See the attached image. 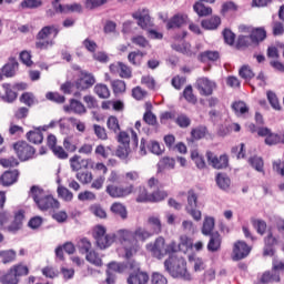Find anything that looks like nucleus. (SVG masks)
<instances>
[{"mask_svg":"<svg viewBox=\"0 0 284 284\" xmlns=\"http://www.w3.org/2000/svg\"><path fill=\"white\" fill-rule=\"evenodd\" d=\"M165 271L173 278H182L183 281H192V275L187 272V262L185 258L176 255H170L164 262Z\"/></svg>","mask_w":284,"mask_h":284,"instance_id":"nucleus-3","label":"nucleus"},{"mask_svg":"<svg viewBox=\"0 0 284 284\" xmlns=\"http://www.w3.org/2000/svg\"><path fill=\"white\" fill-rule=\"evenodd\" d=\"M131 41L134 45H138L139 48H152V45H150V41H148V39H145V37L143 36H135L131 38Z\"/></svg>","mask_w":284,"mask_h":284,"instance_id":"nucleus-46","label":"nucleus"},{"mask_svg":"<svg viewBox=\"0 0 284 284\" xmlns=\"http://www.w3.org/2000/svg\"><path fill=\"white\" fill-rule=\"evenodd\" d=\"M93 239L100 250H108L114 241H119V231L115 233H108V229L101 224L93 227Z\"/></svg>","mask_w":284,"mask_h":284,"instance_id":"nucleus-4","label":"nucleus"},{"mask_svg":"<svg viewBox=\"0 0 284 284\" xmlns=\"http://www.w3.org/2000/svg\"><path fill=\"white\" fill-rule=\"evenodd\" d=\"M206 159L209 165H212L214 170H224V168H227L230 163L227 155H221L219 158L216 154L212 153V151L206 152Z\"/></svg>","mask_w":284,"mask_h":284,"instance_id":"nucleus-13","label":"nucleus"},{"mask_svg":"<svg viewBox=\"0 0 284 284\" xmlns=\"http://www.w3.org/2000/svg\"><path fill=\"white\" fill-rule=\"evenodd\" d=\"M94 92L99 99H110V89L103 83H99L94 87Z\"/></svg>","mask_w":284,"mask_h":284,"instance_id":"nucleus-39","label":"nucleus"},{"mask_svg":"<svg viewBox=\"0 0 284 284\" xmlns=\"http://www.w3.org/2000/svg\"><path fill=\"white\" fill-rule=\"evenodd\" d=\"M90 212L94 214V216H98V219H108V213L101 205L94 204L90 207Z\"/></svg>","mask_w":284,"mask_h":284,"instance_id":"nucleus-56","label":"nucleus"},{"mask_svg":"<svg viewBox=\"0 0 284 284\" xmlns=\"http://www.w3.org/2000/svg\"><path fill=\"white\" fill-rule=\"evenodd\" d=\"M201 48H203L201 43L196 44L194 48H192V44H190V42H183L182 44H172V49L175 50V52H180L185 57H196Z\"/></svg>","mask_w":284,"mask_h":284,"instance_id":"nucleus-12","label":"nucleus"},{"mask_svg":"<svg viewBox=\"0 0 284 284\" xmlns=\"http://www.w3.org/2000/svg\"><path fill=\"white\" fill-rule=\"evenodd\" d=\"M266 97L273 110H281V102H278V97H276V93H274L273 91H267Z\"/></svg>","mask_w":284,"mask_h":284,"instance_id":"nucleus-45","label":"nucleus"},{"mask_svg":"<svg viewBox=\"0 0 284 284\" xmlns=\"http://www.w3.org/2000/svg\"><path fill=\"white\" fill-rule=\"evenodd\" d=\"M106 126L110 132L119 134L121 132V124H119V119L114 115H110L106 120Z\"/></svg>","mask_w":284,"mask_h":284,"instance_id":"nucleus-32","label":"nucleus"},{"mask_svg":"<svg viewBox=\"0 0 284 284\" xmlns=\"http://www.w3.org/2000/svg\"><path fill=\"white\" fill-rule=\"evenodd\" d=\"M214 225H215L214 217L206 216L204 219V222H203L202 234H204V236L212 235V231L214 230Z\"/></svg>","mask_w":284,"mask_h":284,"instance_id":"nucleus-33","label":"nucleus"},{"mask_svg":"<svg viewBox=\"0 0 284 284\" xmlns=\"http://www.w3.org/2000/svg\"><path fill=\"white\" fill-rule=\"evenodd\" d=\"M27 139L30 141V143H43V132H41L40 129H34L33 131H29L27 133Z\"/></svg>","mask_w":284,"mask_h":284,"instance_id":"nucleus-29","label":"nucleus"},{"mask_svg":"<svg viewBox=\"0 0 284 284\" xmlns=\"http://www.w3.org/2000/svg\"><path fill=\"white\" fill-rule=\"evenodd\" d=\"M149 225L152 227L151 234H160L161 232V220L159 217L151 216L148 220Z\"/></svg>","mask_w":284,"mask_h":284,"instance_id":"nucleus-48","label":"nucleus"},{"mask_svg":"<svg viewBox=\"0 0 284 284\" xmlns=\"http://www.w3.org/2000/svg\"><path fill=\"white\" fill-rule=\"evenodd\" d=\"M21 8L23 9H34V8H41L43 6V1L41 0H23L20 3Z\"/></svg>","mask_w":284,"mask_h":284,"instance_id":"nucleus-51","label":"nucleus"},{"mask_svg":"<svg viewBox=\"0 0 284 284\" xmlns=\"http://www.w3.org/2000/svg\"><path fill=\"white\" fill-rule=\"evenodd\" d=\"M151 284H168V278L161 273H153L151 276Z\"/></svg>","mask_w":284,"mask_h":284,"instance_id":"nucleus-64","label":"nucleus"},{"mask_svg":"<svg viewBox=\"0 0 284 284\" xmlns=\"http://www.w3.org/2000/svg\"><path fill=\"white\" fill-rule=\"evenodd\" d=\"M58 195L63 199V201L70 202L72 201V199H74V194H72L70 192V190H68L64 186H59L58 187Z\"/></svg>","mask_w":284,"mask_h":284,"instance_id":"nucleus-55","label":"nucleus"},{"mask_svg":"<svg viewBox=\"0 0 284 284\" xmlns=\"http://www.w3.org/2000/svg\"><path fill=\"white\" fill-rule=\"evenodd\" d=\"M17 70H19V62L17 59L12 58L9 63L2 68V74L7 78L14 77L17 74Z\"/></svg>","mask_w":284,"mask_h":284,"instance_id":"nucleus-23","label":"nucleus"},{"mask_svg":"<svg viewBox=\"0 0 284 284\" xmlns=\"http://www.w3.org/2000/svg\"><path fill=\"white\" fill-rule=\"evenodd\" d=\"M85 258L89 263H91V265H95V267H101L103 265V260H101L97 251H90L87 253Z\"/></svg>","mask_w":284,"mask_h":284,"instance_id":"nucleus-38","label":"nucleus"},{"mask_svg":"<svg viewBox=\"0 0 284 284\" xmlns=\"http://www.w3.org/2000/svg\"><path fill=\"white\" fill-rule=\"evenodd\" d=\"M193 10L200 17H210V14H212V8L203 4L202 2H195Z\"/></svg>","mask_w":284,"mask_h":284,"instance_id":"nucleus-31","label":"nucleus"},{"mask_svg":"<svg viewBox=\"0 0 284 284\" xmlns=\"http://www.w3.org/2000/svg\"><path fill=\"white\" fill-rule=\"evenodd\" d=\"M207 243V251L209 252H220L221 251V243H223V239L219 232L212 233Z\"/></svg>","mask_w":284,"mask_h":284,"instance_id":"nucleus-21","label":"nucleus"},{"mask_svg":"<svg viewBox=\"0 0 284 284\" xmlns=\"http://www.w3.org/2000/svg\"><path fill=\"white\" fill-rule=\"evenodd\" d=\"M261 281L263 283H278L281 281V275L278 272H274V268L272 272L267 271L262 275Z\"/></svg>","mask_w":284,"mask_h":284,"instance_id":"nucleus-35","label":"nucleus"},{"mask_svg":"<svg viewBox=\"0 0 284 284\" xmlns=\"http://www.w3.org/2000/svg\"><path fill=\"white\" fill-rule=\"evenodd\" d=\"M18 179H19V171L14 170V171H6L1 175L0 181L4 187H8L10 185H14V183H17Z\"/></svg>","mask_w":284,"mask_h":284,"instance_id":"nucleus-20","label":"nucleus"},{"mask_svg":"<svg viewBox=\"0 0 284 284\" xmlns=\"http://www.w3.org/2000/svg\"><path fill=\"white\" fill-rule=\"evenodd\" d=\"M258 136H265L266 145H278L281 143V135L278 133H272V130L267 128L257 129Z\"/></svg>","mask_w":284,"mask_h":284,"instance_id":"nucleus-16","label":"nucleus"},{"mask_svg":"<svg viewBox=\"0 0 284 284\" xmlns=\"http://www.w3.org/2000/svg\"><path fill=\"white\" fill-rule=\"evenodd\" d=\"M143 57H145L144 52L132 51L128 55L129 63H132V65H141V61H143Z\"/></svg>","mask_w":284,"mask_h":284,"instance_id":"nucleus-40","label":"nucleus"},{"mask_svg":"<svg viewBox=\"0 0 284 284\" xmlns=\"http://www.w3.org/2000/svg\"><path fill=\"white\" fill-rule=\"evenodd\" d=\"M239 6L233 1H226L222 4L221 14L225 16L227 12H237Z\"/></svg>","mask_w":284,"mask_h":284,"instance_id":"nucleus-47","label":"nucleus"},{"mask_svg":"<svg viewBox=\"0 0 284 284\" xmlns=\"http://www.w3.org/2000/svg\"><path fill=\"white\" fill-rule=\"evenodd\" d=\"M105 192L111 199H125V196H130L134 192V185L119 186L109 184L106 185Z\"/></svg>","mask_w":284,"mask_h":284,"instance_id":"nucleus-8","label":"nucleus"},{"mask_svg":"<svg viewBox=\"0 0 284 284\" xmlns=\"http://www.w3.org/2000/svg\"><path fill=\"white\" fill-rule=\"evenodd\" d=\"M133 19H136L138 26L142 28V30H148V28H152V19L150 18V13L148 10L140 9L132 13Z\"/></svg>","mask_w":284,"mask_h":284,"instance_id":"nucleus-14","label":"nucleus"},{"mask_svg":"<svg viewBox=\"0 0 284 284\" xmlns=\"http://www.w3.org/2000/svg\"><path fill=\"white\" fill-rule=\"evenodd\" d=\"M30 270L23 264L13 265L7 274L1 277L3 284H19L20 276H28Z\"/></svg>","mask_w":284,"mask_h":284,"instance_id":"nucleus-6","label":"nucleus"},{"mask_svg":"<svg viewBox=\"0 0 284 284\" xmlns=\"http://www.w3.org/2000/svg\"><path fill=\"white\" fill-rule=\"evenodd\" d=\"M0 258L4 265L17 261V252L14 250L0 251Z\"/></svg>","mask_w":284,"mask_h":284,"instance_id":"nucleus-34","label":"nucleus"},{"mask_svg":"<svg viewBox=\"0 0 284 284\" xmlns=\"http://www.w3.org/2000/svg\"><path fill=\"white\" fill-rule=\"evenodd\" d=\"M111 212L115 216H120L123 221L128 219V209L121 202H115L111 205Z\"/></svg>","mask_w":284,"mask_h":284,"instance_id":"nucleus-27","label":"nucleus"},{"mask_svg":"<svg viewBox=\"0 0 284 284\" xmlns=\"http://www.w3.org/2000/svg\"><path fill=\"white\" fill-rule=\"evenodd\" d=\"M253 226L255 227L257 234H261V236L267 232V223H265L263 220H253Z\"/></svg>","mask_w":284,"mask_h":284,"instance_id":"nucleus-57","label":"nucleus"},{"mask_svg":"<svg viewBox=\"0 0 284 284\" xmlns=\"http://www.w3.org/2000/svg\"><path fill=\"white\" fill-rule=\"evenodd\" d=\"M239 74L242 79H244L245 81H250L251 79H254V71H252V69L250 68V65H243L240 71Z\"/></svg>","mask_w":284,"mask_h":284,"instance_id":"nucleus-50","label":"nucleus"},{"mask_svg":"<svg viewBox=\"0 0 284 284\" xmlns=\"http://www.w3.org/2000/svg\"><path fill=\"white\" fill-rule=\"evenodd\" d=\"M183 97L187 103H196L197 99L196 95H194V91L192 89V85H187L183 91Z\"/></svg>","mask_w":284,"mask_h":284,"instance_id":"nucleus-52","label":"nucleus"},{"mask_svg":"<svg viewBox=\"0 0 284 284\" xmlns=\"http://www.w3.org/2000/svg\"><path fill=\"white\" fill-rule=\"evenodd\" d=\"M23 211H18L14 215L13 222L8 226L9 232H19L21 230V226L23 225Z\"/></svg>","mask_w":284,"mask_h":284,"instance_id":"nucleus-26","label":"nucleus"},{"mask_svg":"<svg viewBox=\"0 0 284 284\" xmlns=\"http://www.w3.org/2000/svg\"><path fill=\"white\" fill-rule=\"evenodd\" d=\"M13 150L20 161H30V159H34V154L37 153L32 145L28 144L26 141L16 142Z\"/></svg>","mask_w":284,"mask_h":284,"instance_id":"nucleus-7","label":"nucleus"},{"mask_svg":"<svg viewBox=\"0 0 284 284\" xmlns=\"http://www.w3.org/2000/svg\"><path fill=\"white\" fill-rule=\"evenodd\" d=\"M150 282V275L145 272L138 270L131 273L126 280L128 284H146Z\"/></svg>","mask_w":284,"mask_h":284,"instance_id":"nucleus-18","label":"nucleus"},{"mask_svg":"<svg viewBox=\"0 0 284 284\" xmlns=\"http://www.w3.org/2000/svg\"><path fill=\"white\" fill-rule=\"evenodd\" d=\"M205 134H207V126H197L195 129H192L191 136L193 141H199L201 139H204Z\"/></svg>","mask_w":284,"mask_h":284,"instance_id":"nucleus-41","label":"nucleus"},{"mask_svg":"<svg viewBox=\"0 0 284 284\" xmlns=\"http://www.w3.org/2000/svg\"><path fill=\"white\" fill-rule=\"evenodd\" d=\"M93 132L95 136L101 141H108V131L105 130V128L99 124H93Z\"/></svg>","mask_w":284,"mask_h":284,"instance_id":"nucleus-49","label":"nucleus"},{"mask_svg":"<svg viewBox=\"0 0 284 284\" xmlns=\"http://www.w3.org/2000/svg\"><path fill=\"white\" fill-rule=\"evenodd\" d=\"M201 26L204 30H216L221 26V17L213 16L209 19H204L201 22Z\"/></svg>","mask_w":284,"mask_h":284,"instance_id":"nucleus-24","label":"nucleus"},{"mask_svg":"<svg viewBox=\"0 0 284 284\" xmlns=\"http://www.w3.org/2000/svg\"><path fill=\"white\" fill-rule=\"evenodd\" d=\"M3 92H4V99L8 101V103H12L14 99H17V92L12 91L10 88V84H3L2 85Z\"/></svg>","mask_w":284,"mask_h":284,"instance_id":"nucleus-54","label":"nucleus"},{"mask_svg":"<svg viewBox=\"0 0 284 284\" xmlns=\"http://www.w3.org/2000/svg\"><path fill=\"white\" fill-rule=\"evenodd\" d=\"M197 203H199V195L195 194L194 190H190L187 192L186 210L196 209Z\"/></svg>","mask_w":284,"mask_h":284,"instance_id":"nucleus-44","label":"nucleus"},{"mask_svg":"<svg viewBox=\"0 0 284 284\" xmlns=\"http://www.w3.org/2000/svg\"><path fill=\"white\" fill-rule=\"evenodd\" d=\"M219 52L217 51H204L200 53L199 61L205 63L207 61H219Z\"/></svg>","mask_w":284,"mask_h":284,"instance_id":"nucleus-36","label":"nucleus"},{"mask_svg":"<svg viewBox=\"0 0 284 284\" xmlns=\"http://www.w3.org/2000/svg\"><path fill=\"white\" fill-rule=\"evenodd\" d=\"M65 112H73L74 114H85L88 110L85 109V105L81 103L79 100L72 99L70 101V105L64 106Z\"/></svg>","mask_w":284,"mask_h":284,"instance_id":"nucleus-22","label":"nucleus"},{"mask_svg":"<svg viewBox=\"0 0 284 284\" xmlns=\"http://www.w3.org/2000/svg\"><path fill=\"white\" fill-rule=\"evenodd\" d=\"M45 97L48 101H53L54 103H65V97L57 92H48Z\"/></svg>","mask_w":284,"mask_h":284,"instance_id":"nucleus-63","label":"nucleus"},{"mask_svg":"<svg viewBox=\"0 0 284 284\" xmlns=\"http://www.w3.org/2000/svg\"><path fill=\"white\" fill-rule=\"evenodd\" d=\"M143 121L146 125H159V121L156 120V115L152 113V111H145L143 114Z\"/></svg>","mask_w":284,"mask_h":284,"instance_id":"nucleus-53","label":"nucleus"},{"mask_svg":"<svg viewBox=\"0 0 284 284\" xmlns=\"http://www.w3.org/2000/svg\"><path fill=\"white\" fill-rule=\"evenodd\" d=\"M112 74H119L121 79H132V69L123 62H115L110 65Z\"/></svg>","mask_w":284,"mask_h":284,"instance_id":"nucleus-15","label":"nucleus"},{"mask_svg":"<svg viewBox=\"0 0 284 284\" xmlns=\"http://www.w3.org/2000/svg\"><path fill=\"white\" fill-rule=\"evenodd\" d=\"M252 246L247 245L244 241H237L233 245V261H243L246 256H250Z\"/></svg>","mask_w":284,"mask_h":284,"instance_id":"nucleus-11","label":"nucleus"},{"mask_svg":"<svg viewBox=\"0 0 284 284\" xmlns=\"http://www.w3.org/2000/svg\"><path fill=\"white\" fill-rule=\"evenodd\" d=\"M94 83H97L94 74L88 71H81L79 79L75 80V88L80 90V92H83V90H90Z\"/></svg>","mask_w":284,"mask_h":284,"instance_id":"nucleus-10","label":"nucleus"},{"mask_svg":"<svg viewBox=\"0 0 284 284\" xmlns=\"http://www.w3.org/2000/svg\"><path fill=\"white\" fill-rule=\"evenodd\" d=\"M248 163L250 165H252V168H254V170H256V172H262L263 174H265V171L263 170L264 162L262 158L253 156L248 160Z\"/></svg>","mask_w":284,"mask_h":284,"instance_id":"nucleus-43","label":"nucleus"},{"mask_svg":"<svg viewBox=\"0 0 284 284\" xmlns=\"http://www.w3.org/2000/svg\"><path fill=\"white\" fill-rule=\"evenodd\" d=\"M83 7L79 3L73 4H59V13L60 14H68V12H82Z\"/></svg>","mask_w":284,"mask_h":284,"instance_id":"nucleus-30","label":"nucleus"},{"mask_svg":"<svg viewBox=\"0 0 284 284\" xmlns=\"http://www.w3.org/2000/svg\"><path fill=\"white\" fill-rule=\"evenodd\" d=\"M176 247L175 242L165 244V239L158 237L151 248V252L155 258H163L164 256H168V254H174V252H176Z\"/></svg>","mask_w":284,"mask_h":284,"instance_id":"nucleus-5","label":"nucleus"},{"mask_svg":"<svg viewBox=\"0 0 284 284\" xmlns=\"http://www.w3.org/2000/svg\"><path fill=\"white\" fill-rule=\"evenodd\" d=\"M164 199H168V192L156 190L153 193H151V203H159V201H164Z\"/></svg>","mask_w":284,"mask_h":284,"instance_id":"nucleus-60","label":"nucleus"},{"mask_svg":"<svg viewBox=\"0 0 284 284\" xmlns=\"http://www.w3.org/2000/svg\"><path fill=\"white\" fill-rule=\"evenodd\" d=\"M77 179L80 183L88 185V183H92L93 175L92 172H80L77 173Z\"/></svg>","mask_w":284,"mask_h":284,"instance_id":"nucleus-61","label":"nucleus"},{"mask_svg":"<svg viewBox=\"0 0 284 284\" xmlns=\"http://www.w3.org/2000/svg\"><path fill=\"white\" fill-rule=\"evenodd\" d=\"M153 235L154 233H151L143 226H138L134 231L126 229L118 230L119 243L124 247L125 258H132L141 250V243H145Z\"/></svg>","mask_w":284,"mask_h":284,"instance_id":"nucleus-1","label":"nucleus"},{"mask_svg":"<svg viewBox=\"0 0 284 284\" xmlns=\"http://www.w3.org/2000/svg\"><path fill=\"white\" fill-rule=\"evenodd\" d=\"M54 33V37L59 36V27L57 26H47L43 27L38 34L36 36V39H48L50 34Z\"/></svg>","mask_w":284,"mask_h":284,"instance_id":"nucleus-25","label":"nucleus"},{"mask_svg":"<svg viewBox=\"0 0 284 284\" xmlns=\"http://www.w3.org/2000/svg\"><path fill=\"white\" fill-rule=\"evenodd\" d=\"M69 163L73 172H79V170H82V168H84V170H88L90 163H92V159H81V155L75 154L70 158Z\"/></svg>","mask_w":284,"mask_h":284,"instance_id":"nucleus-17","label":"nucleus"},{"mask_svg":"<svg viewBox=\"0 0 284 284\" xmlns=\"http://www.w3.org/2000/svg\"><path fill=\"white\" fill-rule=\"evenodd\" d=\"M29 196L33 199L36 205L41 212H48V210H59L61 207V203L58 202L54 196L48 194L45 190H43L39 185L31 186L29 191Z\"/></svg>","mask_w":284,"mask_h":284,"instance_id":"nucleus-2","label":"nucleus"},{"mask_svg":"<svg viewBox=\"0 0 284 284\" xmlns=\"http://www.w3.org/2000/svg\"><path fill=\"white\" fill-rule=\"evenodd\" d=\"M175 123L179 125V128H190L192 120H190L185 114H180L176 118Z\"/></svg>","mask_w":284,"mask_h":284,"instance_id":"nucleus-62","label":"nucleus"},{"mask_svg":"<svg viewBox=\"0 0 284 284\" xmlns=\"http://www.w3.org/2000/svg\"><path fill=\"white\" fill-rule=\"evenodd\" d=\"M267 38V31L264 28H256L251 32V41L253 43H261Z\"/></svg>","mask_w":284,"mask_h":284,"instance_id":"nucleus-28","label":"nucleus"},{"mask_svg":"<svg viewBox=\"0 0 284 284\" xmlns=\"http://www.w3.org/2000/svg\"><path fill=\"white\" fill-rule=\"evenodd\" d=\"M108 0H85L84 6L87 10H95V8H101V6H105Z\"/></svg>","mask_w":284,"mask_h":284,"instance_id":"nucleus-58","label":"nucleus"},{"mask_svg":"<svg viewBox=\"0 0 284 284\" xmlns=\"http://www.w3.org/2000/svg\"><path fill=\"white\" fill-rule=\"evenodd\" d=\"M195 88L199 90L201 97H212L216 90V82L209 78H199L195 82Z\"/></svg>","mask_w":284,"mask_h":284,"instance_id":"nucleus-9","label":"nucleus"},{"mask_svg":"<svg viewBox=\"0 0 284 284\" xmlns=\"http://www.w3.org/2000/svg\"><path fill=\"white\" fill-rule=\"evenodd\" d=\"M187 23V16L186 14H175L166 22V29L169 30H176Z\"/></svg>","mask_w":284,"mask_h":284,"instance_id":"nucleus-19","label":"nucleus"},{"mask_svg":"<svg viewBox=\"0 0 284 284\" xmlns=\"http://www.w3.org/2000/svg\"><path fill=\"white\" fill-rule=\"evenodd\" d=\"M111 87L114 94H123L126 90L125 81L123 80H113L111 81Z\"/></svg>","mask_w":284,"mask_h":284,"instance_id":"nucleus-42","label":"nucleus"},{"mask_svg":"<svg viewBox=\"0 0 284 284\" xmlns=\"http://www.w3.org/2000/svg\"><path fill=\"white\" fill-rule=\"evenodd\" d=\"M216 183L220 190H230L232 181L230 180V176H227L226 174L219 173L216 176Z\"/></svg>","mask_w":284,"mask_h":284,"instance_id":"nucleus-37","label":"nucleus"},{"mask_svg":"<svg viewBox=\"0 0 284 284\" xmlns=\"http://www.w3.org/2000/svg\"><path fill=\"white\" fill-rule=\"evenodd\" d=\"M36 48L38 50H48V48H52L54 45V41L45 40V39H36Z\"/></svg>","mask_w":284,"mask_h":284,"instance_id":"nucleus-59","label":"nucleus"}]
</instances>
